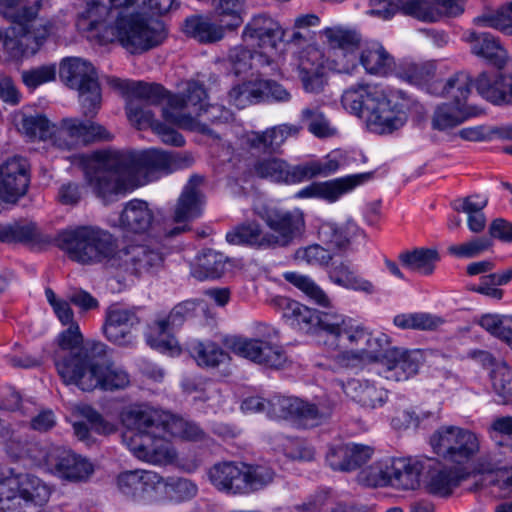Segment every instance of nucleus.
I'll list each match as a JSON object with an SVG mask.
<instances>
[{
  "mask_svg": "<svg viewBox=\"0 0 512 512\" xmlns=\"http://www.w3.org/2000/svg\"><path fill=\"white\" fill-rule=\"evenodd\" d=\"M54 363L58 375L67 385H76L82 391L124 390L131 384L127 369L113 361L100 362L108 351L106 344L87 340L78 327L72 326L58 336Z\"/></svg>",
  "mask_w": 512,
  "mask_h": 512,
  "instance_id": "f257e3e1",
  "label": "nucleus"
},
{
  "mask_svg": "<svg viewBox=\"0 0 512 512\" xmlns=\"http://www.w3.org/2000/svg\"><path fill=\"white\" fill-rule=\"evenodd\" d=\"M342 107L363 120L366 128L378 135L392 134L404 126L411 110L421 112L422 105L402 90L385 91L377 85L357 83L341 96Z\"/></svg>",
  "mask_w": 512,
  "mask_h": 512,
  "instance_id": "f03ea898",
  "label": "nucleus"
},
{
  "mask_svg": "<svg viewBox=\"0 0 512 512\" xmlns=\"http://www.w3.org/2000/svg\"><path fill=\"white\" fill-rule=\"evenodd\" d=\"M125 9L116 13V25L106 40L118 36L120 45L131 54H141L158 45L166 32L162 22L147 18L161 15L172 9L174 0H111Z\"/></svg>",
  "mask_w": 512,
  "mask_h": 512,
  "instance_id": "7ed1b4c3",
  "label": "nucleus"
},
{
  "mask_svg": "<svg viewBox=\"0 0 512 512\" xmlns=\"http://www.w3.org/2000/svg\"><path fill=\"white\" fill-rule=\"evenodd\" d=\"M329 320L324 344L337 352L334 358L341 367L375 362L389 344L386 334H374L341 314L334 312Z\"/></svg>",
  "mask_w": 512,
  "mask_h": 512,
  "instance_id": "20e7f679",
  "label": "nucleus"
},
{
  "mask_svg": "<svg viewBox=\"0 0 512 512\" xmlns=\"http://www.w3.org/2000/svg\"><path fill=\"white\" fill-rule=\"evenodd\" d=\"M85 180L92 192L103 201L133 190L140 183L134 179L126 154L100 152L88 162Z\"/></svg>",
  "mask_w": 512,
  "mask_h": 512,
  "instance_id": "39448f33",
  "label": "nucleus"
},
{
  "mask_svg": "<svg viewBox=\"0 0 512 512\" xmlns=\"http://www.w3.org/2000/svg\"><path fill=\"white\" fill-rule=\"evenodd\" d=\"M57 240L69 258L81 264L105 263L110 267L118 264L112 235L97 227L81 226L63 231Z\"/></svg>",
  "mask_w": 512,
  "mask_h": 512,
  "instance_id": "423d86ee",
  "label": "nucleus"
},
{
  "mask_svg": "<svg viewBox=\"0 0 512 512\" xmlns=\"http://www.w3.org/2000/svg\"><path fill=\"white\" fill-rule=\"evenodd\" d=\"M29 453L39 466L63 481L86 482L95 470L88 459L63 446L35 444Z\"/></svg>",
  "mask_w": 512,
  "mask_h": 512,
  "instance_id": "0eeeda50",
  "label": "nucleus"
},
{
  "mask_svg": "<svg viewBox=\"0 0 512 512\" xmlns=\"http://www.w3.org/2000/svg\"><path fill=\"white\" fill-rule=\"evenodd\" d=\"M434 452L445 461L465 467L480 452V435L455 425L439 427L431 436Z\"/></svg>",
  "mask_w": 512,
  "mask_h": 512,
  "instance_id": "6e6552de",
  "label": "nucleus"
},
{
  "mask_svg": "<svg viewBox=\"0 0 512 512\" xmlns=\"http://www.w3.org/2000/svg\"><path fill=\"white\" fill-rule=\"evenodd\" d=\"M59 75L70 88L79 92L83 115L94 117L101 106V89L98 75L93 65L81 58H68L62 61Z\"/></svg>",
  "mask_w": 512,
  "mask_h": 512,
  "instance_id": "1a4fd4ad",
  "label": "nucleus"
},
{
  "mask_svg": "<svg viewBox=\"0 0 512 512\" xmlns=\"http://www.w3.org/2000/svg\"><path fill=\"white\" fill-rule=\"evenodd\" d=\"M207 97L203 84L190 80L181 94H172V97L168 98V107L162 108V116L167 122L181 129L209 133L206 124L192 116V113L195 116L198 114L199 106L204 105Z\"/></svg>",
  "mask_w": 512,
  "mask_h": 512,
  "instance_id": "9d476101",
  "label": "nucleus"
},
{
  "mask_svg": "<svg viewBox=\"0 0 512 512\" xmlns=\"http://www.w3.org/2000/svg\"><path fill=\"white\" fill-rule=\"evenodd\" d=\"M111 139L112 134L99 123L77 117L64 118L58 125H52L48 136V142L62 151H71L96 141Z\"/></svg>",
  "mask_w": 512,
  "mask_h": 512,
  "instance_id": "9b49d317",
  "label": "nucleus"
},
{
  "mask_svg": "<svg viewBox=\"0 0 512 512\" xmlns=\"http://www.w3.org/2000/svg\"><path fill=\"white\" fill-rule=\"evenodd\" d=\"M12 26L6 31L3 41L5 51L13 59L35 55L53 31L51 20H9Z\"/></svg>",
  "mask_w": 512,
  "mask_h": 512,
  "instance_id": "f8f14e48",
  "label": "nucleus"
},
{
  "mask_svg": "<svg viewBox=\"0 0 512 512\" xmlns=\"http://www.w3.org/2000/svg\"><path fill=\"white\" fill-rule=\"evenodd\" d=\"M169 419L171 414L146 405L126 407L120 413L121 423L127 429L122 435L123 442L130 447V443L143 436L167 433Z\"/></svg>",
  "mask_w": 512,
  "mask_h": 512,
  "instance_id": "ddd939ff",
  "label": "nucleus"
},
{
  "mask_svg": "<svg viewBox=\"0 0 512 512\" xmlns=\"http://www.w3.org/2000/svg\"><path fill=\"white\" fill-rule=\"evenodd\" d=\"M272 232H268L271 248L287 246L304 229V216L300 210L287 211L266 205L254 207Z\"/></svg>",
  "mask_w": 512,
  "mask_h": 512,
  "instance_id": "4468645a",
  "label": "nucleus"
},
{
  "mask_svg": "<svg viewBox=\"0 0 512 512\" xmlns=\"http://www.w3.org/2000/svg\"><path fill=\"white\" fill-rule=\"evenodd\" d=\"M277 332L273 331L262 338H241L233 342L234 352L244 358H247L259 365L268 368L280 369L286 364L287 354L274 338Z\"/></svg>",
  "mask_w": 512,
  "mask_h": 512,
  "instance_id": "2eb2a0df",
  "label": "nucleus"
},
{
  "mask_svg": "<svg viewBox=\"0 0 512 512\" xmlns=\"http://www.w3.org/2000/svg\"><path fill=\"white\" fill-rule=\"evenodd\" d=\"M158 484L159 474L144 469L127 470L116 477L118 492L140 505L157 503Z\"/></svg>",
  "mask_w": 512,
  "mask_h": 512,
  "instance_id": "dca6fc26",
  "label": "nucleus"
},
{
  "mask_svg": "<svg viewBox=\"0 0 512 512\" xmlns=\"http://www.w3.org/2000/svg\"><path fill=\"white\" fill-rule=\"evenodd\" d=\"M284 36L285 30L276 20L266 14L254 16L246 24L242 34L245 42L263 49L262 53L272 55V60L278 54Z\"/></svg>",
  "mask_w": 512,
  "mask_h": 512,
  "instance_id": "f3484780",
  "label": "nucleus"
},
{
  "mask_svg": "<svg viewBox=\"0 0 512 512\" xmlns=\"http://www.w3.org/2000/svg\"><path fill=\"white\" fill-rule=\"evenodd\" d=\"M273 305L282 312V315L291 324L305 332H313L317 329L327 333L328 325L334 312H320L311 309L288 297L277 296L272 300Z\"/></svg>",
  "mask_w": 512,
  "mask_h": 512,
  "instance_id": "a211bd4d",
  "label": "nucleus"
},
{
  "mask_svg": "<svg viewBox=\"0 0 512 512\" xmlns=\"http://www.w3.org/2000/svg\"><path fill=\"white\" fill-rule=\"evenodd\" d=\"M128 165L133 177L137 174L154 171H172L187 166L191 162L189 155L177 152H167L160 149H149L127 155Z\"/></svg>",
  "mask_w": 512,
  "mask_h": 512,
  "instance_id": "6ab92c4d",
  "label": "nucleus"
},
{
  "mask_svg": "<svg viewBox=\"0 0 512 512\" xmlns=\"http://www.w3.org/2000/svg\"><path fill=\"white\" fill-rule=\"evenodd\" d=\"M113 268L122 269L135 275L151 273L163 265L162 253L147 245H131L117 251Z\"/></svg>",
  "mask_w": 512,
  "mask_h": 512,
  "instance_id": "aec40b11",
  "label": "nucleus"
},
{
  "mask_svg": "<svg viewBox=\"0 0 512 512\" xmlns=\"http://www.w3.org/2000/svg\"><path fill=\"white\" fill-rule=\"evenodd\" d=\"M386 368L388 380L405 381L417 374L419 369V352L403 348L385 346L377 360Z\"/></svg>",
  "mask_w": 512,
  "mask_h": 512,
  "instance_id": "412c9836",
  "label": "nucleus"
},
{
  "mask_svg": "<svg viewBox=\"0 0 512 512\" xmlns=\"http://www.w3.org/2000/svg\"><path fill=\"white\" fill-rule=\"evenodd\" d=\"M148 105H143L135 100H130L126 106V113L132 125L138 129L150 128L156 135H158L164 144L181 147L184 145L185 140L183 136L168 127L167 125L156 121L154 113Z\"/></svg>",
  "mask_w": 512,
  "mask_h": 512,
  "instance_id": "4be33fe9",
  "label": "nucleus"
},
{
  "mask_svg": "<svg viewBox=\"0 0 512 512\" xmlns=\"http://www.w3.org/2000/svg\"><path fill=\"white\" fill-rule=\"evenodd\" d=\"M169 433L143 436L130 443L129 450L141 461L152 465L165 466L175 462L177 453L172 445L165 439Z\"/></svg>",
  "mask_w": 512,
  "mask_h": 512,
  "instance_id": "5701e85b",
  "label": "nucleus"
},
{
  "mask_svg": "<svg viewBox=\"0 0 512 512\" xmlns=\"http://www.w3.org/2000/svg\"><path fill=\"white\" fill-rule=\"evenodd\" d=\"M29 186L28 164L25 159L14 157L1 170L0 198L14 202L24 195Z\"/></svg>",
  "mask_w": 512,
  "mask_h": 512,
  "instance_id": "b1692460",
  "label": "nucleus"
},
{
  "mask_svg": "<svg viewBox=\"0 0 512 512\" xmlns=\"http://www.w3.org/2000/svg\"><path fill=\"white\" fill-rule=\"evenodd\" d=\"M373 454L374 449L371 446L346 443L332 446L326 459L333 470L350 472L366 464Z\"/></svg>",
  "mask_w": 512,
  "mask_h": 512,
  "instance_id": "393cba45",
  "label": "nucleus"
},
{
  "mask_svg": "<svg viewBox=\"0 0 512 512\" xmlns=\"http://www.w3.org/2000/svg\"><path fill=\"white\" fill-rule=\"evenodd\" d=\"M468 475L466 467L449 468L440 463H434L427 468L424 479L425 488L433 495L447 497Z\"/></svg>",
  "mask_w": 512,
  "mask_h": 512,
  "instance_id": "a878e982",
  "label": "nucleus"
},
{
  "mask_svg": "<svg viewBox=\"0 0 512 512\" xmlns=\"http://www.w3.org/2000/svg\"><path fill=\"white\" fill-rule=\"evenodd\" d=\"M138 322L137 316L132 311L111 308L107 313L103 331L110 342L121 347H132L135 343L132 328Z\"/></svg>",
  "mask_w": 512,
  "mask_h": 512,
  "instance_id": "bb28decb",
  "label": "nucleus"
},
{
  "mask_svg": "<svg viewBox=\"0 0 512 512\" xmlns=\"http://www.w3.org/2000/svg\"><path fill=\"white\" fill-rule=\"evenodd\" d=\"M465 41L469 44L473 55L486 60L498 69L504 68L510 59L508 51L499 39L490 33L469 31L465 35Z\"/></svg>",
  "mask_w": 512,
  "mask_h": 512,
  "instance_id": "cd10ccee",
  "label": "nucleus"
},
{
  "mask_svg": "<svg viewBox=\"0 0 512 512\" xmlns=\"http://www.w3.org/2000/svg\"><path fill=\"white\" fill-rule=\"evenodd\" d=\"M112 7L108 9L103 3L92 0L87 3L86 9L81 14L82 25H85L91 32L99 31L100 26L108 18L112 20V23L104 27V31L101 34H96L100 44H107L114 41L120 43L118 36H113V39L106 40V36L113 32L116 25V13L125 9V6L116 5L109 0Z\"/></svg>",
  "mask_w": 512,
  "mask_h": 512,
  "instance_id": "c85d7f7f",
  "label": "nucleus"
},
{
  "mask_svg": "<svg viewBox=\"0 0 512 512\" xmlns=\"http://www.w3.org/2000/svg\"><path fill=\"white\" fill-rule=\"evenodd\" d=\"M155 217L148 203L141 199L127 202L115 224L125 233L144 234L153 226Z\"/></svg>",
  "mask_w": 512,
  "mask_h": 512,
  "instance_id": "c756f323",
  "label": "nucleus"
},
{
  "mask_svg": "<svg viewBox=\"0 0 512 512\" xmlns=\"http://www.w3.org/2000/svg\"><path fill=\"white\" fill-rule=\"evenodd\" d=\"M301 127L293 124H281L263 132H250L246 136L247 144L254 149L277 152L288 137L296 136Z\"/></svg>",
  "mask_w": 512,
  "mask_h": 512,
  "instance_id": "7c9ffc66",
  "label": "nucleus"
},
{
  "mask_svg": "<svg viewBox=\"0 0 512 512\" xmlns=\"http://www.w3.org/2000/svg\"><path fill=\"white\" fill-rule=\"evenodd\" d=\"M424 464L412 458H397L390 461V485L403 490H414L420 485Z\"/></svg>",
  "mask_w": 512,
  "mask_h": 512,
  "instance_id": "2f4dec72",
  "label": "nucleus"
},
{
  "mask_svg": "<svg viewBox=\"0 0 512 512\" xmlns=\"http://www.w3.org/2000/svg\"><path fill=\"white\" fill-rule=\"evenodd\" d=\"M340 385L348 397L366 408L375 409L387 400L386 390L368 380L351 379L347 383L340 382Z\"/></svg>",
  "mask_w": 512,
  "mask_h": 512,
  "instance_id": "473e14b6",
  "label": "nucleus"
},
{
  "mask_svg": "<svg viewBox=\"0 0 512 512\" xmlns=\"http://www.w3.org/2000/svg\"><path fill=\"white\" fill-rule=\"evenodd\" d=\"M298 169H300V165L291 167L285 160L275 157L258 160L254 165V172L257 176L286 184L301 182V174L298 173Z\"/></svg>",
  "mask_w": 512,
  "mask_h": 512,
  "instance_id": "72a5a7b5",
  "label": "nucleus"
},
{
  "mask_svg": "<svg viewBox=\"0 0 512 512\" xmlns=\"http://www.w3.org/2000/svg\"><path fill=\"white\" fill-rule=\"evenodd\" d=\"M209 481L219 491L240 494L241 487V463L220 462L214 464L207 472Z\"/></svg>",
  "mask_w": 512,
  "mask_h": 512,
  "instance_id": "f704fd0d",
  "label": "nucleus"
},
{
  "mask_svg": "<svg viewBox=\"0 0 512 512\" xmlns=\"http://www.w3.org/2000/svg\"><path fill=\"white\" fill-rule=\"evenodd\" d=\"M360 62L368 74L385 77L394 73L393 56L379 43H372L361 53Z\"/></svg>",
  "mask_w": 512,
  "mask_h": 512,
  "instance_id": "c9c22d12",
  "label": "nucleus"
},
{
  "mask_svg": "<svg viewBox=\"0 0 512 512\" xmlns=\"http://www.w3.org/2000/svg\"><path fill=\"white\" fill-rule=\"evenodd\" d=\"M478 113L479 110L474 106H458L449 102L442 103L434 110L432 127L440 131L452 129Z\"/></svg>",
  "mask_w": 512,
  "mask_h": 512,
  "instance_id": "e433bc0d",
  "label": "nucleus"
},
{
  "mask_svg": "<svg viewBox=\"0 0 512 512\" xmlns=\"http://www.w3.org/2000/svg\"><path fill=\"white\" fill-rule=\"evenodd\" d=\"M226 29V23L223 19H221V24H216L201 16L187 18L183 24L184 33L200 43L220 41L223 39Z\"/></svg>",
  "mask_w": 512,
  "mask_h": 512,
  "instance_id": "4c0bfd02",
  "label": "nucleus"
},
{
  "mask_svg": "<svg viewBox=\"0 0 512 512\" xmlns=\"http://www.w3.org/2000/svg\"><path fill=\"white\" fill-rule=\"evenodd\" d=\"M226 240L232 245H245L257 248H271L268 232L255 221H248L233 227L226 234Z\"/></svg>",
  "mask_w": 512,
  "mask_h": 512,
  "instance_id": "58836bf2",
  "label": "nucleus"
},
{
  "mask_svg": "<svg viewBox=\"0 0 512 512\" xmlns=\"http://www.w3.org/2000/svg\"><path fill=\"white\" fill-rule=\"evenodd\" d=\"M358 232V226L351 220L343 224L327 222L320 226L319 237L329 250H341L348 246L350 239Z\"/></svg>",
  "mask_w": 512,
  "mask_h": 512,
  "instance_id": "ea45409f",
  "label": "nucleus"
},
{
  "mask_svg": "<svg viewBox=\"0 0 512 512\" xmlns=\"http://www.w3.org/2000/svg\"><path fill=\"white\" fill-rule=\"evenodd\" d=\"M201 178L194 176L185 186L176 205L174 221L177 223L189 221L200 214V192L197 186Z\"/></svg>",
  "mask_w": 512,
  "mask_h": 512,
  "instance_id": "a19ab883",
  "label": "nucleus"
},
{
  "mask_svg": "<svg viewBox=\"0 0 512 512\" xmlns=\"http://www.w3.org/2000/svg\"><path fill=\"white\" fill-rule=\"evenodd\" d=\"M334 404L328 400H319L316 403H309L297 398L294 419L305 426L314 427L320 425L332 415Z\"/></svg>",
  "mask_w": 512,
  "mask_h": 512,
  "instance_id": "79ce46f5",
  "label": "nucleus"
},
{
  "mask_svg": "<svg viewBox=\"0 0 512 512\" xmlns=\"http://www.w3.org/2000/svg\"><path fill=\"white\" fill-rule=\"evenodd\" d=\"M471 83L472 79L468 73L457 72L441 83L438 95L450 100L449 103L469 106L467 99L471 94Z\"/></svg>",
  "mask_w": 512,
  "mask_h": 512,
  "instance_id": "37998d69",
  "label": "nucleus"
},
{
  "mask_svg": "<svg viewBox=\"0 0 512 512\" xmlns=\"http://www.w3.org/2000/svg\"><path fill=\"white\" fill-rule=\"evenodd\" d=\"M436 67L432 62H414L403 60L396 64L394 74L412 85H423L435 76Z\"/></svg>",
  "mask_w": 512,
  "mask_h": 512,
  "instance_id": "c03bdc74",
  "label": "nucleus"
},
{
  "mask_svg": "<svg viewBox=\"0 0 512 512\" xmlns=\"http://www.w3.org/2000/svg\"><path fill=\"white\" fill-rule=\"evenodd\" d=\"M439 258L437 249L423 247L404 251L399 255V261L403 266L423 275H431L434 272Z\"/></svg>",
  "mask_w": 512,
  "mask_h": 512,
  "instance_id": "a18cd8bd",
  "label": "nucleus"
},
{
  "mask_svg": "<svg viewBox=\"0 0 512 512\" xmlns=\"http://www.w3.org/2000/svg\"><path fill=\"white\" fill-rule=\"evenodd\" d=\"M197 486L185 478H163L159 475L157 502L164 499L183 501L194 497Z\"/></svg>",
  "mask_w": 512,
  "mask_h": 512,
  "instance_id": "49530a36",
  "label": "nucleus"
},
{
  "mask_svg": "<svg viewBox=\"0 0 512 512\" xmlns=\"http://www.w3.org/2000/svg\"><path fill=\"white\" fill-rule=\"evenodd\" d=\"M226 261L223 254L213 250L204 251L197 257L191 269V275L199 280L216 279L223 275Z\"/></svg>",
  "mask_w": 512,
  "mask_h": 512,
  "instance_id": "de8ad7c7",
  "label": "nucleus"
},
{
  "mask_svg": "<svg viewBox=\"0 0 512 512\" xmlns=\"http://www.w3.org/2000/svg\"><path fill=\"white\" fill-rule=\"evenodd\" d=\"M0 241L5 243H37L43 241L36 225L29 221L0 224Z\"/></svg>",
  "mask_w": 512,
  "mask_h": 512,
  "instance_id": "09e8293b",
  "label": "nucleus"
},
{
  "mask_svg": "<svg viewBox=\"0 0 512 512\" xmlns=\"http://www.w3.org/2000/svg\"><path fill=\"white\" fill-rule=\"evenodd\" d=\"M330 279L337 285L355 291H362L366 294L375 292V287L367 279L357 275L347 263L334 265L329 272Z\"/></svg>",
  "mask_w": 512,
  "mask_h": 512,
  "instance_id": "8fccbe9b",
  "label": "nucleus"
},
{
  "mask_svg": "<svg viewBox=\"0 0 512 512\" xmlns=\"http://www.w3.org/2000/svg\"><path fill=\"white\" fill-rule=\"evenodd\" d=\"M369 177L370 174L363 173L319 182V198L329 202H335L340 196L350 192L356 186L366 181Z\"/></svg>",
  "mask_w": 512,
  "mask_h": 512,
  "instance_id": "3c124183",
  "label": "nucleus"
},
{
  "mask_svg": "<svg viewBox=\"0 0 512 512\" xmlns=\"http://www.w3.org/2000/svg\"><path fill=\"white\" fill-rule=\"evenodd\" d=\"M274 471L264 465H247L241 463V487L240 494H247L260 490L274 480Z\"/></svg>",
  "mask_w": 512,
  "mask_h": 512,
  "instance_id": "603ef678",
  "label": "nucleus"
},
{
  "mask_svg": "<svg viewBox=\"0 0 512 512\" xmlns=\"http://www.w3.org/2000/svg\"><path fill=\"white\" fill-rule=\"evenodd\" d=\"M188 351L199 366L217 367L228 360L229 356L213 342L193 340L188 344Z\"/></svg>",
  "mask_w": 512,
  "mask_h": 512,
  "instance_id": "864d4df0",
  "label": "nucleus"
},
{
  "mask_svg": "<svg viewBox=\"0 0 512 512\" xmlns=\"http://www.w3.org/2000/svg\"><path fill=\"white\" fill-rule=\"evenodd\" d=\"M44 0H0V8L7 20L37 19Z\"/></svg>",
  "mask_w": 512,
  "mask_h": 512,
  "instance_id": "5fc2aeb1",
  "label": "nucleus"
},
{
  "mask_svg": "<svg viewBox=\"0 0 512 512\" xmlns=\"http://www.w3.org/2000/svg\"><path fill=\"white\" fill-rule=\"evenodd\" d=\"M229 60L236 75L245 73L253 67L270 65L272 55H266L262 52L252 53L245 47H235L230 51Z\"/></svg>",
  "mask_w": 512,
  "mask_h": 512,
  "instance_id": "6e6d98bb",
  "label": "nucleus"
},
{
  "mask_svg": "<svg viewBox=\"0 0 512 512\" xmlns=\"http://www.w3.org/2000/svg\"><path fill=\"white\" fill-rule=\"evenodd\" d=\"M22 503L45 504L51 495L50 488L38 477L31 474H18Z\"/></svg>",
  "mask_w": 512,
  "mask_h": 512,
  "instance_id": "4d7b16f0",
  "label": "nucleus"
},
{
  "mask_svg": "<svg viewBox=\"0 0 512 512\" xmlns=\"http://www.w3.org/2000/svg\"><path fill=\"white\" fill-rule=\"evenodd\" d=\"M393 322L401 329L433 331L442 326L445 321L442 317L431 313L417 312L396 315Z\"/></svg>",
  "mask_w": 512,
  "mask_h": 512,
  "instance_id": "13d9d810",
  "label": "nucleus"
},
{
  "mask_svg": "<svg viewBox=\"0 0 512 512\" xmlns=\"http://www.w3.org/2000/svg\"><path fill=\"white\" fill-rule=\"evenodd\" d=\"M133 100L148 106L168 107V98L172 97L163 86L155 83L135 82L133 84Z\"/></svg>",
  "mask_w": 512,
  "mask_h": 512,
  "instance_id": "bf43d9fd",
  "label": "nucleus"
},
{
  "mask_svg": "<svg viewBox=\"0 0 512 512\" xmlns=\"http://www.w3.org/2000/svg\"><path fill=\"white\" fill-rule=\"evenodd\" d=\"M198 304L196 300H186L177 304L167 316L155 322L158 334L164 336L174 327L181 325L186 318L193 315Z\"/></svg>",
  "mask_w": 512,
  "mask_h": 512,
  "instance_id": "052dcab7",
  "label": "nucleus"
},
{
  "mask_svg": "<svg viewBox=\"0 0 512 512\" xmlns=\"http://www.w3.org/2000/svg\"><path fill=\"white\" fill-rule=\"evenodd\" d=\"M479 325L512 349V315L485 314Z\"/></svg>",
  "mask_w": 512,
  "mask_h": 512,
  "instance_id": "680f3d73",
  "label": "nucleus"
},
{
  "mask_svg": "<svg viewBox=\"0 0 512 512\" xmlns=\"http://www.w3.org/2000/svg\"><path fill=\"white\" fill-rule=\"evenodd\" d=\"M22 506L19 475L0 479V511L10 512Z\"/></svg>",
  "mask_w": 512,
  "mask_h": 512,
  "instance_id": "e2e57ef3",
  "label": "nucleus"
},
{
  "mask_svg": "<svg viewBox=\"0 0 512 512\" xmlns=\"http://www.w3.org/2000/svg\"><path fill=\"white\" fill-rule=\"evenodd\" d=\"M284 278L301 290L315 304L323 307L330 305L327 294L311 278L296 272L285 273Z\"/></svg>",
  "mask_w": 512,
  "mask_h": 512,
  "instance_id": "0e129e2a",
  "label": "nucleus"
},
{
  "mask_svg": "<svg viewBox=\"0 0 512 512\" xmlns=\"http://www.w3.org/2000/svg\"><path fill=\"white\" fill-rule=\"evenodd\" d=\"M504 75H489L482 72L476 79L477 92L486 100L494 103H503Z\"/></svg>",
  "mask_w": 512,
  "mask_h": 512,
  "instance_id": "69168bd1",
  "label": "nucleus"
},
{
  "mask_svg": "<svg viewBox=\"0 0 512 512\" xmlns=\"http://www.w3.org/2000/svg\"><path fill=\"white\" fill-rule=\"evenodd\" d=\"M302 121L307 123L308 131L318 138H329L337 134L323 112L317 108H305L301 112Z\"/></svg>",
  "mask_w": 512,
  "mask_h": 512,
  "instance_id": "338daca9",
  "label": "nucleus"
},
{
  "mask_svg": "<svg viewBox=\"0 0 512 512\" xmlns=\"http://www.w3.org/2000/svg\"><path fill=\"white\" fill-rule=\"evenodd\" d=\"M482 27H491L504 34L512 35V2L497 11L483 13L474 19Z\"/></svg>",
  "mask_w": 512,
  "mask_h": 512,
  "instance_id": "774afa93",
  "label": "nucleus"
}]
</instances>
